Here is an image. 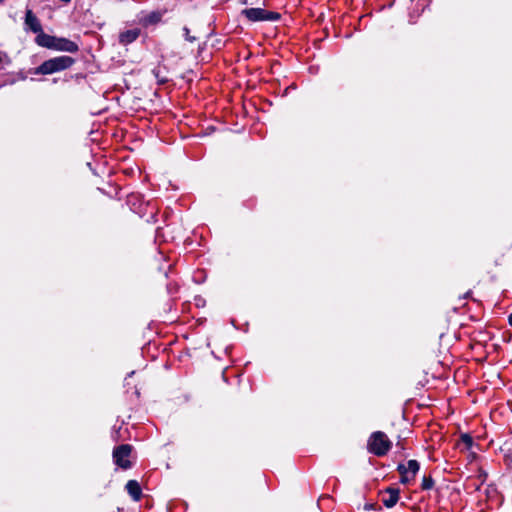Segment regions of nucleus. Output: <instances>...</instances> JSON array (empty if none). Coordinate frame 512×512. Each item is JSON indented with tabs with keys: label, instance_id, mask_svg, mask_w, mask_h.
Masks as SVG:
<instances>
[{
	"label": "nucleus",
	"instance_id": "f257e3e1",
	"mask_svg": "<svg viewBox=\"0 0 512 512\" xmlns=\"http://www.w3.org/2000/svg\"><path fill=\"white\" fill-rule=\"evenodd\" d=\"M75 60L70 56H58L44 61L34 70V74L48 75L70 68Z\"/></svg>",
	"mask_w": 512,
	"mask_h": 512
},
{
	"label": "nucleus",
	"instance_id": "f3484780",
	"mask_svg": "<svg viewBox=\"0 0 512 512\" xmlns=\"http://www.w3.org/2000/svg\"><path fill=\"white\" fill-rule=\"evenodd\" d=\"M153 17H155V22L159 20V15L153 14Z\"/></svg>",
	"mask_w": 512,
	"mask_h": 512
},
{
	"label": "nucleus",
	"instance_id": "20e7f679",
	"mask_svg": "<svg viewBox=\"0 0 512 512\" xmlns=\"http://www.w3.org/2000/svg\"><path fill=\"white\" fill-rule=\"evenodd\" d=\"M419 468L420 465L416 460H409L407 464H400L397 470L401 474V482L407 484L412 481L419 471Z\"/></svg>",
	"mask_w": 512,
	"mask_h": 512
},
{
	"label": "nucleus",
	"instance_id": "2eb2a0df",
	"mask_svg": "<svg viewBox=\"0 0 512 512\" xmlns=\"http://www.w3.org/2000/svg\"><path fill=\"white\" fill-rule=\"evenodd\" d=\"M365 510H375V504L374 503H366L364 505Z\"/></svg>",
	"mask_w": 512,
	"mask_h": 512
},
{
	"label": "nucleus",
	"instance_id": "a211bd4d",
	"mask_svg": "<svg viewBox=\"0 0 512 512\" xmlns=\"http://www.w3.org/2000/svg\"><path fill=\"white\" fill-rule=\"evenodd\" d=\"M2 2H3V0H0V3H2Z\"/></svg>",
	"mask_w": 512,
	"mask_h": 512
},
{
	"label": "nucleus",
	"instance_id": "f8f14e48",
	"mask_svg": "<svg viewBox=\"0 0 512 512\" xmlns=\"http://www.w3.org/2000/svg\"><path fill=\"white\" fill-rule=\"evenodd\" d=\"M433 485H434V481L432 480V478H430V477L423 478L422 484H421L422 489L429 490L433 487Z\"/></svg>",
	"mask_w": 512,
	"mask_h": 512
},
{
	"label": "nucleus",
	"instance_id": "7ed1b4c3",
	"mask_svg": "<svg viewBox=\"0 0 512 512\" xmlns=\"http://www.w3.org/2000/svg\"><path fill=\"white\" fill-rule=\"evenodd\" d=\"M242 14L252 22L257 21H276L280 18V15L276 12L266 11L262 8H249L244 9Z\"/></svg>",
	"mask_w": 512,
	"mask_h": 512
},
{
	"label": "nucleus",
	"instance_id": "f03ea898",
	"mask_svg": "<svg viewBox=\"0 0 512 512\" xmlns=\"http://www.w3.org/2000/svg\"><path fill=\"white\" fill-rule=\"evenodd\" d=\"M392 447V442L382 431L373 432L367 442L368 451L378 457L386 455Z\"/></svg>",
	"mask_w": 512,
	"mask_h": 512
},
{
	"label": "nucleus",
	"instance_id": "39448f33",
	"mask_svg": "<svg viewBox=\"0 0 512 512\" xmlns=\"http://www.w3.org/2000/svg\"><path fill=\"white\" fill-rule=\"evenodd\" d=\"M131 446L128 444H123L118 447H116L113 451V458L115 463L123 468L127 469L131 466L130 461L128 460V457L131 453Z\"/></svg>",
	"mask_w": 512,
	"mask_h": 512
},
{
	"label": "nucleus",
	"instance_id": "4468645a",
	"mask_svg": "<svg viewBox=\"0 0 512 512\" xmlns=\"http://www.w3.org/2000/svg\"><path fill=\"white\" fill-rule=\"evenodd\" d=\"M462 440L467 446L472 444V438L469 435H463Z\"/></svg>",
	"mask_w": 512,
	"mask_h": 512
},
{
	"label": "nucleus",
	"instance_id": "9d476101",
	"mask_svg": "<svg viewBox=\"0 0 512 512\" xmlns=\"http://www.w3.org/2000/svg\"><path fill=\"white\" fill-rule=\"evenodd\" d=\"M126 490L133 500L138 501L141 498L142 492L139 483L136 480H129L126 484Z\"/></svg>",
	"mask_w": 512,
	"mask_h": 512
},
{
	"label": "nucleus",
	"instance_id": "423d86ee",
	"mask_svg": "<svg viewBox=\"0 0 512 512\" xmlns=\"http://www.w3.org/2000/svg\"><path fill=\"white\" fill-rule=\"evenodd\" d=\"M53 49L58 51L75 53L79 50V47L75 42L69 39L55 37Z\"/></svg>",
	"mask_w": 512,
	"mask_h": 512
},
{
	"label": "nucleus",
	"instance_id": "ddd939ff",
	"mask_svg": "<svg viewBox=\"0 0 512 512\" xmlns=\"http://www.w3.org/2000/svg\"><path fill=\"white\" fill-rule=\"evenodd\" d=\"M184 32H185V38L187 41L193 42L195 40V37L190 36V31L187 27L184 28Z\"/></svg>",
	"mask_w": 512,
	"mask_h": 512
},
{
	"label": "nucleus",
	"instance_id": "dca6fc26",
	"mask_svg": "<svg viewBox=\"0 0 512 512\" xmlns=\"http://www.w3.org/2000/svg\"><path fill=\"white\" fill-rule=\"evenodd\" d=\"M509 324L512 326V313L508 317Z\"/></svg>",
	"mask_w": 512,
	"mask_h": 512
},
{
	"label": "nucleus",
	"instance_id": "0eeeda50",
	"mask_svg": "<svg viewBox=\"0 0 512 512\" xmlns=\"http://www.w3.org/2000/svg\"><path fill=\"white\" fill-rule=\"evenodd\" d=\"M399 500V490L388 488L381 493V501L387 508H392Z\"/></svg>",
	"mask_w": 512,
	"mask_h": 512
},
{
	"label": "nucleus",
	"instance_id": "6e6552de",
	"mask_svg": "<svg viewBox=\"0 0 512 512\" xmlns=\"http://www.w3.org/2000/svg\"><path fill=\"white\" fill-rule=\"evenodd\" d=\"M25 25L34 33L41 32L42 30L39 19L31 10L26 11Z\"/></svg>",
	"mask_w": 512,
	"mask_h": 512
},
{
	"label": "nucleus",
	"instance_id": "1a4fd4ad",
	"mask_svg": "<svg viewBox=\"0 0 512 512\" xmlns=\"http://www.w3.org/2000/svg\"><path fill=\"white\" fill-rule=\"evenodd\" d=\"M140 35V29L134 28L121 32L119 35V42L122 45H128L134 42Z\"/></svg>",
	"mask_w": 512,
	"mask_h": 512
},
{
	"label": "nucleus",
	"instance_id": "9b49d317",
	"mask_svg": "<svg viewBox=\"0 0 512 512\" xmlns=\"http://www.w3.org/2000/svg\"><path fill=\"white\" fill-rule=\"evenodd\" d=\"M55 37L50 36L48 34L41 32H38V35L36 37V43L39 46L46 47L49 49H53L54 46Z\"/></svg>",
	"mask_w": 512,
	"mask_h": 512
}]
</instances>
